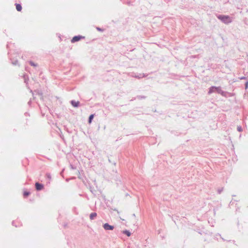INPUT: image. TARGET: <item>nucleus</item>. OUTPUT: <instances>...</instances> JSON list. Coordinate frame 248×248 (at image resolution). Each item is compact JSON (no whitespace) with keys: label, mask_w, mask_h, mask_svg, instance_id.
Returning <instances> with one entry per match:
<instances>
[{"label":"nucleus","mask_w":248,"mask_h":248,"mask_svg":"<svg viewBox=\"0 0 248 248\" xmlns=\"http://www.w3.org/2000/svg\"><path fill=\"white\" fill-rule=\"evenodd\" d=\"M97 216V214L95 212L92 213L90 215V219L93 220Z\"/></svg>","instance_id":"nucleus-7"},{"label":"nucleus","mask_w":248,"mask_h":248,"mask_svg":"<svg viewBox=\"0 0 248 248\" xmlns=\"http://www.w3.org/2000/svg\"><path fill=\"white\" fill-rule=\"evenodd\" d=\"M138 99H145L146 98V96L144 95H138L136 97Z\"/></svg>","instance_id":"nucleus-12"},{"label":"nucleus","mask_w":248,"mask_h":248,"mask_svg":"<svg viewBox=\"0 0 248 248\" xmlns=\"http://www.w3.org/2000/svg\"><path fill=\"white\" fill-rule=\"evenodd\" d=\"M215 92L219 94H220L222 96L224 97H227L228 95L230 94L229 93L227 92L223 91V90H222L221 87H216L214 86H212L209 88L208 94H211L212 93Z\"/></svg>","instance_id":"nucleus-1"},{"label":"nucleus","mask_w":248,"mask_h":248,"mask_svg":"<svg viewBox=\"0 0 248 248\" xmlns=\"http://www.w3.org/2000/svg\"><path fill=\"white\" fill-rule=\"evenodd\" d=\"M29 63H30V65L32 66L36 67V66H37V63H35L32 61H30Z\"/></svg>","instance_id":"nucleus-13"},{"label":"nucleus","mask_w":248,"mask_h":248,"mask_svg":"<svg viewBox=\"0 0 248 248\" xmlns=\"http://www.w3.org/2000/svg\"><path fill=\"white\" fill-rule=\"evenodd\" d=\"M85 38L84 36H81V35H77L73 37V38L71 40V42L72 43H74L75 42H77L78 41H79L81 39H84Z\"/></svg>","instance_id":"nucleus-3"},{"label":"nucleus","mask_w":248,"mask_h":248,"mask_svg":"<svg viewBox=\"0 0 248 248\" xmlns=\"http://www.w3.org/2000/svg\"><path fill=\"white\" fill-rule=\"evenodd\" d=\"M35 188L37 191H40L44 188V185L42 184L36 182L35 184Z\"/></svg>","instance_id":"nucleus-5"},{"label":"nucleus","mask_w":248,"mask_h":248,"mask_svg":"<svg viewBox=\"0 0 248 248\" xmlns=\"http://www.w3.org/2000/svg\"><path fill=\"white\" fill-rule=\"evenodd\" d=\"M96 29L97 30L99 31H103V30L101 28H99V27H97L96 28Z\"/></svg>","instance_id":"nucleus-20"},{"label":"nucleus","mask_w":248,"mask_h":248,"mask_svg":"<svg viewBox=\"0 0 248 248\" xmlns=\"http://www.w3.org/2000/svg\"><path fill=\"white\" fill-rule=\"evenodd\" d=\"M16 9L17 11L20 12L21 11L22 6L20 4L16 3Z\"/></svg>","instance_id":"nucleus-8"},{"label":"nucleus","mask_w":248,"mask_h":248,"mask_svg":"<svg viewBox=\"0 0 248 248\" xmlns=\"http://www.w3.org/2000/svg\"><path fill=\"white\" fill-rule=\"evenodd\" d=\"M123 233L126 234L127 236H130L131 235V232L126 230L123 231Z\"/></svg>","instance_id":"nucleus-10"},{"label":"nucleus","mask_w":248,"mask_h":248,"mask_svg":"<svg viewBox=\"0 0 248 248\" xmlns=\"http://www.w3.org/2000/svg\"><path fill=\"white\" fill-rule=\"evenodd\" d=\"M135 77L137 78H141V77H140L139 76H135Z\"/></svg>","instance_id":"nucleus-24"},{"label":"nucleus","mask_w":248,"mask_h":248,"mask_svg":"<svg viewBox=\"0 0 248 248\" xmlns=\"http://www.w3.org/2000/svg\"><path fill=\"white\" fill-rule=\"evenodd\" d=\"M217 18L225 24H229L232 21V17L227 15H218Z\"/></svg>","instance_id":"nucleus-2"},{"label":"nucleus","mask_w":248,"mask_h":248,"mask_svg":"<svg viewBox=\"0 0 248 248\" xmlns=\"http://www.w3.org/2000/svg\"><path fill=\"white\" fill-rule=\"evenodd\" d=\"M30 194V192L29 191H24L23 193V196L25 198L27 197Z\"/></svg>","instance_id":"nucleus-11"},{"label":"nucleus","mask_w":248,"mask_h":248,"mask_svg":"<svg viewBox=\"0 0 248 248\" xmlns=\"http://www.w3.org/2000/svg\"><path fill=\"white\" fill-rule=\"evenodd\" d=\"M237 130L239 131V132H241L242 131V128L241 126H238L237 127Z\"/></svg>","instance_id":"nucleus-15"},{"label":"nucleus","mask_w":248,"mask_h":248,"mask_svg":"<svg viewBox=\"0 0 248 248\" xmlns=\"http://www.w3.org/2000/svg\"><path fill=\"white\" fill-rule=\"evenodd\" d=\"M248 81H247L245 83V88L246 89L248 88Z\"/></svg>","instance_id":"nucleus-21"},{"label":"nucleus","mask_w":248,"mask_h":248,"mask_svg":"<svg viewBox=\"0 0 248 248\" xmlns=\"http://www.w3.org/2000/svg\"><path fill=\"white\" fill-rule=\"evenodd\" d=\"M35 92L37 93V94H38L39 96H40L41 97H42L43 93H39V91H35Z\"/></svg>","instance_id":"nucleus-18"},{"label":"nucleus","mask_w":248,"mask_h":248,"mask_svg":"<svg viewBox=\"0 0 248 248\" xmlns=\"http://www.w3.org/2000/svg\"><path fill=\"white\" fill-rule=\"evenodd\" d=\"M46 177H47L48 179H49V180H50V179H51V175H50V174H49V173H46Z\"/></svg>","instance_id":"nucleus-17"},{"label":"nucleus","mask_w":248,"mask_h":248,"mask_svg":"<svg viewBox=\"0 0 248 248\" xmlns=\"http://www.w3.org/2000/svg\"><path fill=\"white\" fill-rule=\"evenodd\" d=\"M94 114H91L89 116V118H88V123L89 124H91L92 122V120L94 117Z\"/></svg>","instance_id":"nucleus-9"},{"label":"nucleus","mask_w":248,"mask_h":248,"mask_svg":"<svg viewBox=\"0 0 248 248\" xmlns=\"http://www.w3.org/2000/svg\"><path fill=\"white\" fill-rule=\"evenodd\" d=\"M239 78L240 79H245L246 78L245 77H242Z\"/></svg>","instance_id":"nucleus-23"},{"label":"nucleus","mask_w":248,"mask_h":248,"mask_svg":"<svg viewBox=\"0 0 248 248\" xmlns=\"http://www.w3.org/2000/svg\"><path fill=\"white\" fill-rule=\"evenodd\" d=\"M15 221H13L12 222V225H13V226H15L16 227H17V226H16V225H15Z\"/></svg>","instance_id":"nucleus-22"},{"label":"nucleus","mask_w":248,"mask_h":248,"mask_svg":"<svg viewBox=\"0 0 248 248\" xmlns=\"http://www.w3.org/2000/svg\"><path fill=\"white\" fill-rule=\"evenodd\" d=\"M222 191H223V188L218 189V190H217L218 193V194H220V193H221V192Z\"/></svg>","instance_id":"nucleus-19"},{"label":"nucleus","mask_w":248,"mask_h":248,"mask_svg":"<svg viewBox=\"0 0 248 248\" xmlns=\"http://www.w3.org/2000/svg\"><path fill=\"white\" fill-rule=\"evenodd\" d=\"M71 104L74 108H78L79 106L80 102L79 101H76L75 100H71L70 101Z\"/></svg>","instance_id":"nucleus-6"},{"label":"nucleus","mask_w":248,"mask_h":248,"mask_svg":"<svg viewBox=\"0 0 248 248\" xmlns=\"http://www.w3.org/2000/svg\"><path fill=\"white\" fill-rule=\"evenodd\" d=\"M31 100H30V101L28 102V104H29V105H30V104H31Z\"/></svg>","instance_id":"nucleus-25"},{"label":"nucleus","mask_w":248,"mask_h":248,"mask_svg":"<svg viewBox=\"0 0 248 248\" xmlns=\"http://www.w3.org/2000/svg\"><path fill=\"white\" fill-rule=\"evenodd\" d=\"M133 217H135V215L134 214H133Z\"/></svg>","instance_id":"nucleus-26"},{"label":"nucleus","mask_w":248,"mask_h":248,"mask_svg":"<svg viewBox=\"0 0 248 248\" xmlns=\"http://www.w3.org/2000/svg\"><path fill=\"white\" fill-rule=\"evenodd\" d=\"M12 63L14 65H17V64H18V61H17V60H15V61H12Z\"/></svg>","instance_id":"nucleus-14"},{"label":"nucleus","mask_w":248,"mask_h":248,"mask_svg":"<svg viewBox=\"0 0 248 248\" xmlns=\"http://www.w3.org/2000/svg\"><path fill=\"white\" fill-rule=\"evenodd\" d=\"M70 167L71 169L72 170L76 169V167H75L74 165H73L72 164H70Z\"/></svg>","instance_id":"nucleus-16"},{"label":"nucleus","mask_w":248,"mask_h":248,"mask_svg":"<svg viewBox=\"0 0 248 248\" xmlns=\"http://www.w3.org/2000/svg\"><path fill=\"white\" fill-rule=\"evenodd\" d=\"M103 227L105 230H113L114 228L113 226L110 225L108 223L104 224Z\"/></svg>","instance_id":"nucleus-4"}]
</instances>
